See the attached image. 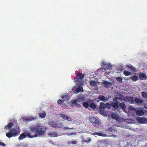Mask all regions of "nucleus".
Segmentation results:
<instances>
[{
    "label": "nucleus",
    "mask_w": 147,
    "mask_h": 147,
    "mask_svg": "<svg viewBox=\"0 0 147 147\" xmlns=\"http://www.w3.org/2000/svg\"><path fill=\"white\" fill-rule=\"evenodd\" d=\"M84 100V98L82 97H80L78 98V100L79 101H83Z\"/></svg>",
    "instance_id": "obj_42"
},
{
    "label": "nucleus",
    "mask_w": 147,
    "mask_h": 147,
    "mask_svg": "<svg viewBox=\"0 0 147 147\" xmlns=\"http://www.w3.org/2000/svg\"><path fill=\"white\" fill-rule=\"evenodd\" d=\"M77 142H78L76 140H74V141H68L67 142L68 145L69 146H71V145H73L76 144H77Z\"/></svg>",
    "instance_id": "obj_14"
},
{
    "label": "nucleus",
    "mask_w": 147,
    "mask_h": 147,
    "mask_svg": "<svg viewBox=\"0 0 147 147\" xmlns=\"http://www.w3.org/2000/svg\"><path fill=\"white\" fill-rule=\"evenodd\" d=\"M146 75L143 73H141L139 75V78L141 80H144L146 78Z\"/></svg>",
    "instance_id": "obj_19"
},
{
    "label": "nucleus",
    "mask_w": 147,
    "mask_h": 147,
    "mask_svg": "<svg viewBox=\"0 0 147 147\" xmlns=\"http://www.w3.org/2000/svg\"><path fill=\"white\" fill-rule=\"evenodd\" d=\"M82 144L86 142V140L85 139H83L82 140Z\"/></svg>",
    "instance_id": "obj_45"
},
{
    "label": "nucleus",
    "mask_w": 147,
    "mask_h": 147,
    "mask_svg": "<svg viewBox=\"0 0 147 147\" xmlns=\"http://www.w3.org/2000/svg\"><path fill=\"white\" fill-rule=\"evenodd\" d=\"M64 129H69L70 128H69V127H64Z\"/></svg>",
    "instance_id": "obj_49"
},
{
    "label": "nucleus",
    "mask_w": 147,
    "mask_h": 147,
    "mask_svg": "<svg viewBox=\"0 0 147 147\" xmlns=\"http://www.w3.org/2000/svg\"><path fill=\"white\" fill-rule=\"evenodd\" d=\"M142 96L144 98L147 99V93L143 92L142 93Z\"/></svg>",
    "instance_id": "obj_35"
},
{
    "label": "nucleus",
    "mask_w": 147,
    "mask_h": 147,
    "mask_svg": "<svg viewBox=\"0 0 147 147\" xmlns=\"http://www.w3.org/2000/svg\"><path fill=\"white\" fill-rule=\"evenodd\" d=\"M26 138V136L25 134L22 133L21 134L18 138L19 140H23Z\"/></svg>",
    "instance_id": "obj_22"
},
{
    "label": "nucleus",
    "mask_w": 147,
    "mask_h": 147,
    "mask_svg": "<svg viewBox=\"0 0 147 147\" xmlns=\"http://www.w3.org/2000/svg\"><path fill=\"white\" fill-rule=\"evenodd\" d=\"M127 67H128L129 68L131 69L132 70L134 71H135L136 70V68L134 67L131 65H128L127 66Z\"/></svg>",
    "instance_id": "obj_33"
},
{
    "label": "nucleus",
    "mask_w": 147,
    "mask_h": 147,
    "mask_svg": "<svg viewBox=\"0 0 147 147\" xmlns=\"http://www.w3.org/2000/svg\"><path fill=\"white\" fill-rule=\"evenodd\" d=\"M39 117L40 118H45L46 115V113L44 111L38 113Z\"/></svg>",
    "instance_id": "obj_12"
},
{
    "label": "nucleus",
    "mask_w": 147,
    "mask_h": 147,
    "mask_svg": "<svg viewBox=\"0 0 147 147\" xmlns=\"http://www.w3.org/2000/svg\"><path fill=\"white\" fill-rule=\"evenodd\" d=\"M90 85L94 86L96 84V82L94 80H91L90 82Z\"/></svg>",
    "instance_id": "obj_36"
},
{
    "label": "nucleus",
    "mask_w": 147,
    "mask_h": 147,
    "mask_svg": "<svg viewBox=\"0 0 147 147\" xmlns=\"http://www.w3.org/2000/svg\"><path fill=\"white\" fill-rule=\"evenodd\" d=\"M112 136L113 137H115L116 136V135L112 134Z\"/></svg>",
    "instance_id": "obj_48"
},
{
    "label": "nucleus",
    "mask_w": 147,
    "mask_h": 147,
    "mask_svg": "<svg viewBox=\"0 0 147 147\" xmlns=\"http://www.w3.org/2000/svg\"><path fill=\"white\" fill-rule=\"evenodd\" d=\"M67 96L68 95H64L62 96L61 98L62 99H63V100H65V99L67 98Z\"/></svg>",
    "instance_id": "obj_41"
},
{
    "label": "nucleus",
    "mask_w": 147,
    "mask_h": 147,
    "mask_svg": "<svg viewBox=\"0 0 147 147\" xmlns=\"http://www.w3.org/2000/svg\"><path fill=\"white\" fill-rule=\"evenodd\" d=\"M111 106L114 108L117 109L119 107V105L117 103H115L114 102H112L111 104Z\"/></svg>",
    "instance_id": "obj_23"
},
{
    "label": "nucleus",
    "mask_w": 147,
    "mask_h": 147,
    "mask_svg": "<svg viewBox=\"0 0 147 147\" xmlns=\"http://www.w3.org/2000/svg\"><path fill=\"white\" fill-rule=\"evenodd\" d=\"M119 105L123 109H126V106L124 102H122L119 103Z\"/></svg>",
    "instance_id": "obj_25"
},
{
    "label": "nucleus",
    "mask_w": 147,
    "mask_h": 147,
    "mask_svg": "<svg viewBox=\"0 0 147 147\" xmlns=\"http://www.w3.org/2000/svg\"><path fill=\"white\" fill-rule=\"evenodd\" d=\"M49 125H51V126H51V125L50 124H49Z\"/></svg>",
    "instance_id": "obj_55"
},
{
    "label": "nucleus",
    "mask_w": 147,
    "mask_h": 147,
    "mask_svg": "<svg viewBox=\"0 0 147 147\" xmlns=\"http://www.w3.org/2000/svg\"><path fill=\"white\" fill-rule=\"evenodd\" d=\"M61 117L64 119L66 120L67 119V116L66 114H63L62 115Z\"/></svg>",
    "instance_id": "obj_40"
},
{
    "label": "nucleus",
    "mask_w": 147,
    "mask_h": 147,
    "mask_svg": "<svg viewBox=\"0 0 147 147\" xmlns=\"http://www.w3.org/2000/svg\"><path fill=\"white\" fill-rule=\"evenodd\" d=\"M83 88L80 86H79V87L77 88L75 92V93L77 94L81 91H82Z\"/></svg>",
    "instance_id": "obj_16"
},
{
    "label": "nucleus",
    "mask_w": 147,
    "mask_h": 147,
    "mask_svg": "<svg viewBox=\"0 0 147 147\" xmlns=\"http://www.w3.org/2000/svg\"><path fill=\"white\" fill-rule=\"evenodd\" d=\"M70 134V135H72V134H71V133H70V134Z\"/></svg>",
    "instance_id": "obj_53"
},
{
    "label": "nucleus",
    "mask_w": 147,
    "mask_h": 147,
    "mask_svg": "<svg viewBox=\"0 0 147 147\" xmlns=\"http://www.w3.org/2000/svg\"><path fill=\"white\" fill-rule=\"evenodd\" d=\"M133 104L139 105L142 104L144 102V100L136 97H133Z\"/></svg>",
    "instance_id": "obj_6"
},
{
    "label": "nucleus",
    "mask_w": 147,
    "mask_h": 147,
    "mask_svg": "<svg viewBox=\"0 0 147 147\" xmlns=\"http://www.w3.org/2000/svg\"><path fill=\"white\" fill-rule=\"evenodd\" d=\"M64 102V100L59 99L57 101V103L58 105H60L61 107H63V103Z\"/></svg>",
    "instance_id": "obj_20"
},
{
    "label": "nucleus",
    "mask_w": 147,
    "mask_h": 147,
    "mask_svg": "<svg viewBox=\"0 0 147 147\" xmlns=\"http://www.w3.org/2000/svg\"><path fill=\"white\" fill-rule=\"evenodd\" d=\"M123 74L126 76H128L131 74V72L126 70H125L123 71Z\"/></svg>",
    "instance_id": "obj_27"
},
{
    "label": "nucleus",
    "mask_w": 147,
    "mask_h": 147,
    "mask_svg": "<svg viewBox=\"0 0 147 147\" xmlns=\"http://www.w3.org/2000/svg\"><path fill=\"white\" fill-rule=\"evenodd\" d=\"M106 107L108 109H110L111 107V105L108 103H107L106 104Z\"/></svg>",
    "instance_id": "obj_38"
},
{
    "label": "nucleus",
    "mask_w": 147,
    "mask_h": 147,
    "mask_svg": "<svg viewBox=\"0 0 147 147\" xmlns=\"http://www.w3.org/2000/svg\"><path fill=\"white\" fill-rule=\"evenodd\" d=\"M71 103L72 104H74L75 106L78 107H80V105L78 103L77 100H73L71 101Z\"/></svg>",
    "instance_id": "obj_17"
},
{
    "label": "nucleus",
    "mask_w": 147,
    "mask_h": 147,
    "mask_svg": "<svg viewBox=\"0 0 147 147\" xmlns=\"http://www.w3.org/2000/svg\"><path fill=\"white\" fill-rule=\"evenodd\" d=\"M138 122L140 123H146V119L144 117H142L138 119Z\"/></svg>",
    "instance_id": "obj_10"
},
{
    "label": "nucleus",
    "mask_w": 147,
    "mask_h": 147,
    "mask_svg": "<svg viewBox=\"0 0 147 147\" xmlns=\"http://www.w3.org/2000/svg\"><path fill=\"white\" fill-rule=\"evenodd\" d=\"M13 124L12 122H9L7 125H6L5 127L6 129H10L13 126Z\"/></svg>",
    "instance_id": "obj_15"
},
{
    "label": "nucleus",
    "mask_w": 147,
    "mask_h": 147,
    "mask_svg": "<svg viewBox=\"0 0 147 147\" xmlns=\"http://www.w3.org/2000/svg\"><path fill=\"white\" fill-rule=\"evenodd\" d=\"M37 119L36 117H34L33 116H31L30 117H28L26 118V120L28 121H30L32 120H34Z\"/></svg>",
    "instance_id": "obj_18"
},
{
    "label": "nucleus",
    "mask_w": 147,
    "mask_h": 147,
    "mask_svg": "<svg viewBox=\"0 0 147 147\" xmlns=\"http://www.w3.org/2000/svg\"><path fill=\"white\" fill-rule=\"evenodd\" d=\"M133 97H130L129 96H127L125 97L124 100L126 102H128L131 104H133Z\"/></svg>",
    "instance_id": "obj_8"
},
{
    "label": "nucleus",
    "mask_w": 147,
    "mask_h": 147,
    "mask_svg": "<svg viewBox=\"0 0 147 147\" xmlns=\"http://www.w3.org/2000/svg\"><path fill=\"white\" fill-rule=\"evenodd\" d=\"M116 80L119 83H121L122 82V78L120 77H117L116 78Z\"/></svg>",
    "instance_id": "obj_37"
},
{
    "label": "nucleus",
    "mask_w": 147,
    "mask_h": 147,
    "mask_svg": "<svg viewBox=\"0 0 147 147\" xmlns=\"http://www.w3.org/2000/svg\"><path fill=\"white\" fill-rule=\"evenodd\" d=\"M66 120H67L69 121H72V119L70 117H67V119H66Z\"/></svg>",
    "instance_id": "obj_46"
},
{
    "label": "nucleus",
    "mask_w": 147,
    "mask_h": 147,
    "mask_svg": "<svg viewBox=\"0 0 147 147\" xmlns=\"http://www.w3.org/2000/svg\"><path fill=\"white\" fill-rule=\"evenodd\" d=\"M24 134L26 135V136L29 138H33L36 137V136H35L34 134H33L32 133L31 134L30 133L28 132L27 131H26L24 132Z\"/></svg>",
    "instance_id": "obj_9"
},
{
    "label": "nucleus",
    "mask_w": 147,
    "mask_h": 147,
    "mask_svg": "<svg viewBox=\"0 0 147 147\" xmlns=\"http://www.w3.org/2000/svg\"><path fill=\"white\" fill-rule=\"evenodd\" d=\"M107 68L108 69H112V66L110 64H107Z\"/></svg>",
    "instance_id": "obj_39"
},
{
    "label": "nucleus",
    "mask_w": 147,
    "mask_h": 147,
    "mask_svg": "<svg viewBox=\"0 0 147 147\" xmlns=\"http://www.w3.org/2000/svg\"><path fill=\"white\" fill-rule=\"evenodd\" d=\"M94 135H98L99 136L105 137L106 136V135L103 134L102 133H100V132H94L93 134Z\"/></svg>",
    "instance_id": "obj_24"
},
{
    "label": "nucleus",
    "mask_w": 147,
    "mask_h": 147,
    "mask_svg": "<svg viewBox=\"0 0 147 147\" xmlns=\"http://www.w3.org/2000/svg\"><path fill=\"white\" fill-rule=\"evenodd\" d=\"M129 110L131 111V112L136 113L138 116H142L144 114L143 110L140 109L135 108L132 106L129 107Z\"/></svg>",
    "instance_id": "obj_3"
},
{
    "label": "nucleus",
    "mask_w": 147,
    "mask_h": 147,
    "mask_svg": "<svg viewBox=\"0 0 147 147\" xmlns=\"http://www.w3.org/2000/svg\"><path fill=\"white\" fill-rule=\"evenodd\" d=\"M20 132V129L19 126L10 129L9 131L6 134V136L8 138L12 137H15L18 135Z\"/></svg>",
    "instance_id": "obj_2"
},
{
    "label": "nucleus",
    "mask_w": 147,
    "mask_h": 147,
    "mask_svg": "<svg viewBox=\"0 0 147 147\" xmlns=\"http://www.w3.org/2000/svg\"><path fill=\"white\" fill-rule=\"evenodd\" d=\"M145 108L147 109V104H145Z\"/></svg>",
    "instance_id": "obj_50"
},
{
    "label": "nucleus",
    "mask_w": 147,
    "mask_h": 147,
    "mask_svg": "<svg viewBox=\"0 0 147 147\" xmlns=\"http://www.w3.org/2000/svg\"><path fill=\"white\" fill-rule=\"evenodd\" d=\"M109 98H108L105 97V96L102 95H100L98 96V98L96 99V100L97 102H99L100 101L99 99H100L101 100L105 102L108 101Z\"/></svg>",
    "instance_id": "obj_7"
},
{
    "label": "nucleus",
    "mask_w": 147,
    "mask_h": 147,
    "mask_svg": "<svg viewBox=\"0 0 147 147\" xmlns=\"http://www.w3.org/2000/svg\"><path fill=\"white\" fill-rule=\"evenodd\" d=\"M103 84L104 85L105 87L106 88H108L111 86L112 84L111 83L108 82L107 81H104L103 83Z\"/></svg>",
    "instance_id": "obj_11"
},
{
    "label": "nucleus",
    "mask_w": 147,
    "mask_h": 147,
    "mask_svg": "<svg viewBox=\"0 0 147 147\" xmlns=\"http://www.w3.org/2000/svg\"><path fill=\"white\" fill-rule=\"evenodd\" d=\"M106 108L105 104L103 102H101L100 103V106L99 109H105Z\"/></svg>",
    "instance_id": "obj_21"
},
{
    "label": "nucleus",
    "mask_w": 147,
    "mask_h": 147,
    "mask_svg": "<svg viewBox=\"0 0 147 147\" xmlns=\"http://www.w3.org/2000/svg\"><path fill=\"white\" fill-rule=\"evenodd\" d=\"M118 99H120V98L119 97H116L114 98L113 99L114 102L116 103H117L118 104L119 103V101H118Z\"/></svg>",
    "instance_id": "obj_29"
},
{
    "label": "nucleus",
    "mask_w": 147,
    "mask_h": 147,
    "mask_svg": "<svg viewBox=\"0 0 147 147\" xmlns=\"http://www.w3.org/2000/svg\"><path fill=\"white\" fill-rule=\"evenodd\" d=\"M107 131H110L112 133L117 132L116 129H113L111 127H109L108 129H107Z\"/></svg>",
    "instance_id": "obj_28"
},
{
    "label": "nucleus",
    "mask_w": 147,
    "mask_h": 147,
    "mask_svg": "<svg viewBox=\"0 0 147 147\" xmlns=\"http://www.w3.org/2000/svg\"><path fill=\"white\" fill-rule=\"evenodd\" d=\"M132 80L134 81H136L138 80V77L136 76H134L132 77H131Z\"/></svg>",
    "instance_id": "obj_34"
},
{
    "label": "nucleus",
    "mask_w": 147,
    "mask_h": 147,
    "mask_svg": "<svg viewBox=\"0 0 147 147\" xmlns=\"http://www.w3.org/2000/svg\"><path fill=\"white\" fill-rule=\"evenodd\" d=\"M107 64L105 63V62L102 63V65L104 66H105V65H107Z\"/></svg>",
    "instance_id": "obj_47"
},
{
    "label": "nucleus",
    "mask_w": 147,
    "mask_h": 147,
    "mask_svg": "<svg viewBox=\"0 0 147 147\" xmlns=\"http://www.w3.org/2000/svg\"><path fill=\"white\" fill-rule=\"evenodd\" d=\"M91 138H89L88 139L86 140V142L87 143H88L91 142Z\"/></svg>",
    "instance_id": "obj_44"
},
{
    "label": "nucleus",
    "mask_w": 147,
    "mask_h": 147,
    "mask_svg": "<svg viewBox=\"0 0 147 147\" xmlns=\"http://www.w3.org/2000/svg\"><path fill=\"white\" fill-rule=\"evenodd\" d=\"M99 112V113L101 115H102L103 116H105L106 114L105 113V111H104V109H100Z\"/></svg>",
    "instance_id": "obj_30"
},
{
    "label": "nucleus",
    "mask_w": 147,
    "mask_h": 147,
    "mask_svg": "<svg viewBox=\"0 0 147 147\" xmlns=\"http://www.w3.org/2000/svg\"><path fill=\"white\" fill-rule=\"evenodd\" d=\"M30 130L34 133L35 136L36 137L37 136H40L43 135L45 133L42 128L39 126H32L30 127Z\"/></svg>",
    "instance_id": "obj_1"
},
{
    "label": "nucleus",
    "mask_w": 147,
    "mask_h": 147,
    "mask_svg": "<svg viewBox=\"0 0 147 147\" xmlns=\"http://www.w3.org/2000/svg\"><path fill=\"white\" fill-rule=\"evenodd\" d=\"M1 145L3 146H5L6 145V144L2 142H0V146Z\"/></svg>",
    "instance_id": "obj_43"
},
{
    "label": "nucleus",
    "mask_w": 147,
    "mask_h": 147,
    "mask_svg": "<svg viewBox=\"0 0 147 147\" xmlns=\"http://www.w3.org/2000/svg\"><path fill=\"white\" fill-rule=\"evenodd\" d=\"M78 78H77V83L78 84L79 86H81L82 84V80L84 77V74H78L77 75Z\"/></svg>",
    "instance_id": "obj_5"
},
{
    "label": "nucleus",
    "mask_w": 147,
    "mask_h": 147,
    "mask_svg": "<svg viewBox=\"0 0 147 147\" xmlns=\"http://www.w3.org/2000/svg\"><path fill=\"white\" fill-rule=\"evenodd\" d=\"M89 106L92 109H94L96 108V105L93 102L91 103L89 105Z\"/></svg>",
    "instance_id": "obj_26"
},
{
    "label": "nucleus",
    "mask_w": 147,
    "mask_h": 147,
    "mask_svg": "<svg viewBox=\"0 0 147 147\" xmlns=\"http://www.w3.org/2000/svg\"><path fill=\"white\" fill-rule=\"evenodd\" d=\"M146 124H147V119H146Z\"/></svg>",
    "instance_id": "obj_54"
},
{
    "label": "nucleus",
    "mask_w": 147,
    "mask_h": 147,
    "mask_svg": "<svg viewBox=\"0 0 147 147\" xmlns=\"http://www.w3.org/2000/svg\"><path fill=\"white\" fill-rule=\"evenodd\" d=\"M90 121L93 125L95 127H97L100 125V123L98 119L93 116L90 118Z\"/></svg>",
    "instance_id": "obj_4"
},
{
    "label": "nucleus",
    "mask_w": 147,
    "mask_h": 147,
    "mask_svg": "<svg viewBox=\"0 0 147 147\" xmlns=\"http://www.w3.org/2000/svg\"><path fill=\"white\" fill-rule=\"evenodd\" d=\"M49 134L52 137H55L57 136V134L55 132H51L49 133Z\"/></svg>",
    "instance_id": "obj_31"
},
{
    "label": "nucleus",
    "mask_w": 147,
    "mask_h": 147,
    "mask_svg": "<svg viewBox=\"0 0 147 147\" xmlns=\"http://www.w3.org/2000/svg\"><path fill=\"white\" fill-rule=\"evenodd\" d=\"M82 105L84 107L86 108H88L89 106L88 103L87 102H84L82 103Z\"/></svg>",
    "instance_id": "obj_32"
},
{
    "label": "nucleus",
    "mask_w": 147,
    "mask_h": 147,
    "mask_svg": "<svg viewBox=\"0 0 147 147\" xmlns=\"http://www.w3.org/2000/svg\"><path fill=\"white\" fill-rule=\"evenodd\" d=\"M111 116L113 119L116 120H118L119 119V116L116 114L112 113L111 114Z\"/></svg>",
    "instance_id": "obj_13"
},
{
    "label": "nucleus",
    "mask_w": 147,
    "mask_h": 147,
    "mask_svg": "<svg viewBox=\"0 0 147 147\" xmlns=\"http://www.w3.org/2000/svg\"><path fill=\"white\" fill-rule=\"evenodd\" d=\"M129 121H130V122H132V120L131 119H129Z\"/></svg>",
    "instance_id": "obj_51"
},
{
    "label": "nucleus",
    "mask_w": 147,
    "mask_h": 147,
    "mask_svg": "<svg viewBox=\"0 0 147 147\" xmlns=\"http://www.w3.org/2000/svg\"><path fill=\"white\" fill-rule=\"evenodd\" d=\"M123 68H121V71H122L123 70Z\"/></svg>",
    "instance_id": "obj_52"
}]
</instances>
